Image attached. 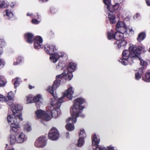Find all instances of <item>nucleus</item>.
<instances>
[{"instance_id":"nucleus-1","label":"nucleus","mask_w":150,"mask_h":150,"mask_svg":"<svg viewBox=\"0 0 150 150\" xmlns=\"http://www.w3.org/2000/svg\"><path fill=\"white\" fill-rule=\"evenodd\" d=\"M72 72H68L66 74V71L64 70V72L62 74L56 76V79L54 82L52 86L47 89V91L52 95L55 100H56V103L58 105L59 104H60L61 103L63 102V99L64 97H67L70 100L72 99V95L73 94L74 91L72 87H71L68 88L65 91L63 97L59 98L58 100L57 99V97L55 96L54 93V90L60 85L61 80L62 79H64L67 80H70L72 79L73 77Z\"/></svg>"},{"instance_id":"nucleus-2","label":"nucleus","mask_w":150,"mask_h":150,"mask_svg":"<svg viewBox=\"0 0 150 150\" xmlns=\"http://www.w3.org/2000/svg\"><path fill=\"white\" fill-rule=\"evenodd\" d=\"M86 103V100L81 97L77 98L74 100L73 107L71 108L70 109L71 117L66 120L67 122H71L65 126V128L67 130L71 131L74 130V124L76 122L77 117L79 116L84 117L83 115H80V114L82 112L83 109L85 108L84 106L81 105Z\"/></svg>"},{"instance_id":"nucleus-3","label":"nucleus","mask_w":150,"mask_h":150,"mask_svg":"<svg viewBox=\"0 0 150 150\" xmlns=\"http://www.w3.org/2000/svg\"><path fill=\"white\" fill-rule=\"evenodd\" d=\"M143 47L141 46L137 47L133 45L130 46L129 50L124 51L122 53V58L120 59L119 61L125 65L127 64L128 59L130 57V59L139 58Z\"/></svg>"},{"instance_id":"nucleus-4","label":"nucleus","mask_w":150,"mask_h":150,"mask_svg":"<svg viewBox=\"0 0 150 150\" xmlns=\"http://www.w3.org/2000/svg\"><path fill=\"white\" fill-rule=\"evenodd\" d=\"M14 117L13 115H8L7 117L8 122L11 125V134H14L17 132L19 128V121H17L18 117L14 116Z\"/></svg>"},{"instance_id":"nucleus-5","label":"nucleus","mask_w":150,"mask_h":150,"mask_svg":"<svg viewBox=\"0 0 150 150\" xmlns=\"http://www.w3.org/2000/svg\"><path fill=\"white\" fill-rule=\"evenodd\" d=\"M11 110L13 112V115L18 117V118L21 120H22L21 117V111L22 110V106L19 104H12Z\"/></svg>"},{"instance_id":"nucleus-6","label":"nucleus","mask_w":150,"mask_h":150,"mask_svg":"<svg viewBox=\"0 0 150 150\" xmlns=\"http://www.w3.org/2000/svg\"><path fill=\"white\" fill-rule=\"evenodd\" d=\"M59 137V133L58 130L55 127H53L49 132V138L52 140H56Z\"/></svg>"},{"instance_id":"nucleus-7","label":"nucleus","mask_w":150,"mask_h":150,"mask_svg":"<svg viewBox=\"0 0 150 150\" xmlns=\"http://www.w3.org/2000/svg\"><path fill=\"white\" fill-rule=\"evenodd\" d=\"M115 29L118 32L123 34L127 32V28L125 24L122 21H119L117 23Z\"/></svg>"},{"instance_id":"nucleus-8","label":"nucleus","mask_w":150,"mask_h":150,"mask_svg":"<svg viewBox=\"0 0 150 150\" xmlns=\"http://www.w3.org/2000/svg\"><path fill=\"white\" fill-rule=\"evenodd\" d=\"M46 137L42 136L38 138L35 143V146L37 147H43L46 144L47 141Z\"/></svg>"},{"instance_id":"nucleus-9","label":"nucleus","mask_w":150,"mask_h":150,"mask_svg":"<svg viewBox=\"0 0 150 150\" xmlns=\"http://www.w3.org/2000/svg\"><path fill=\"white\" fill-rule=\"evenodd\" d=\"M79 139L78 141L77 146L78 147H81L84 144V139L86 137V134L83 128L81 129L79 134Z\"/></svg>"},{"instance_id":"nucleus-10","label":"nucleus","mask_w":150,"mask_h":150,"mask_svg":"<svg viewBox=\"0 0 150 150\" xmlns=\"http://www.w3.org/2000/svg\"><path fill=\"white\" fill-rule=\"evenodd\" d=\"M33 42H34V47L36 49H39L43 47L44 46L41 44L43 40L39 36H36L34 37Z\"/></svg>"},{"instance_id":"nucleus-11","label":"nucleus","mask_w":150,"mask_h":150,"mask_svg":"<svg viewBox=\"0 0 150 150\" xmlns=\"http://www.w3.org/2000/svg\"><path fill=\"white\" fill-rule=\"evenodd\" d=\"M100 139H98L95 134H94L92 138V144L93 146H96L95 150H106L104 147L99 146L98 144L100 142Z\"/></svg>"},{"instance_id":"nucleus-12","label":"nucleus","mask_w":150,"mask_h":150,"mask_svg":"<svg viewBox=\"0 0 150 150\" xmlns=\"http://www.w3.org/2000/svg\"><path fill=\"white\" fill-rule=\"evenodd\" d=\"M44 49L46 53L50 55H53L54 53V50H56L55 45L50 44L46 45Z\"/></svg>"},{"instance_id":"nucleus-13","label":"nucleus","mask_w":150,"mask_h":150,"mask_svg":"<svg viewBox=\"0 0 150 150\" xmlns=\"http://www.w3.org/2000/svg\"><path fill=\"white\" fill-rule=\"evenodd\" d=\"M25 135L22 132H18L16 135V140L18 143H23L25 140Z\"/></svg>"},{"instance_id":"nucleus-14","label":"nucleus","mask_w":150,"mask_h":150,"mask_svg":"<svg viewBox=\"0 0 150 150\" xmlns=\"http://www.w3.org/2000/svg\"><path fill=\"white\" fill-rule=\"evenodd\" d=\"M33 38L34 35L31 33H27L24 35L25 41L28 43L32 44L33 43Z\"/></svg>"},{"instance_id":"nucleus-15","label":"nucleus","mask_w":150,"mask_h":150,"mask_svg":"<svg viewBox=\"0 0 150 150\" xmlns=\"http://www.w3.org/2000/svg\"><path fill=\"white\" fill-rule=\"evenodd\" d=\"M127 44V41L125 40L117 41L114 43V45L115 46L116 48L117 49H119L122 47L125 46Z\"/></svg>"},{"instance_id":"nucleus-16","label":"nucleus","mask_w":150,"mask_h":150,"mask_svg":"<svg viewBox=\"0 0 150 150\" xmlns=\"http://www.w3.org/2000/svg\"><path fill=\"white\" fill-rule=\"evenodd\" d=\"M76 64L73 62H69L67 67V71L68 72H74L76 69Z\"/></svg>"},{"instance_id":"nucleus-17","label":"nucleus","mask_w":150,"mask_h":150,"mask_svg":"<svg viewBox=\"0 0 150 150\" xmlns=\"http://www.w3.org/2000/svg\"><path fill=\"white\" fill-rule=\"evenodd\" d=\"M4 12L5 13V14L4 15V16H6L9 20H12L14 17V15L12 12L8 9L6 10Z\"/></svg>"},{"instance_id":"nucleus-18","label":"nucleus","mask_w":150,"mask_h":150,"mask_svg":"<svg viewBox=\"0 0 150 150\" xmlns=\"http://www.w3.org/2000/svg\"><path fill=\"white\" fill-rule=\"evenodd\" d=\"M13 93L12 92H10L8 94V95L6 97L7 100L8 101L7 104L9 105H11L13 104V101L12 99Z\"/></svg>"},{"instance_id":"nucleus-19","label":"nucleus","mask_w":150,"mask_h":150,"mask_svg":"<svg viewBox=\"0 0 150 150\" xmlns=\"http://www.w3.org/2000/svg\"><path fill=\"white\" fill-rule=\"evenodd\" d=\"M146 37L145 33L144 32H142L139 34L137 38V40L139 42H141Z\"/></svg>"},{"instance_id":"nucleus-20","label":"nucleus","mask_w":150,"mask_h":150,"mask_svg":"<svg viewBox=\"0 0 150 150\" xmlns=\"http://www.w3.org/2000/svg\"><path fill=\"white\" fill-rule=\"evenodd\" d=\"M107 33V38L108 40L115 39V32L114 33L113 30H111L110 32L108 31Z\"/></svg>"},{"instance_id":"nucleus-21","label":"nucleus","mask_w":150,"mask_h":150,"mask_svg":"<svg viewBox=\"0 0 150 150\" xmlns=\"http://www.w3.org/2000/svg\"><path fill=\"white\" fill-rule=\"evenodd\" d=\"M59 109L54 108L51 111H50L51 115L53 117H57L59 114L58 112Z\"/></svg>"},{"instance_id":"nucleus-22","label":"nucleus","mask_w":150,"mask_h":150,"mask_svg":"<svg viewBox=\"0 0 150 150\" xmlns=\"http://www.w3.org/2000/svg\"><path fill=\"white\" fill-rule=\"evenodd\" d=\"M108 18L110 24H113L115 23V17L114 15L109 13L108 14Z\"/></svg>"},{"instance_id":"nucleus-23","label":"nucleus","mask_w":150,"mask_h":150,"mask_svg":"<svg viewBox=\"0 0 150 150\" xmlns=\"http://www.w3.org/2000/svg\"><path fill=\"white\" fill-rule=\"evenodd\" d=\"M50 115L51 114L50 111H46L45 112L43 117L45 120L48 121L51 118Z\"/></svg>"},{"instance_id":"nucleus-24","label":"nucleus","mask_w":150,"mask_h":150,"mask_svg":"<svg viewBox=\"0 0 150 150\" xmlns=\"http://www.w3.org/2000/svg\"><path fill=\"white\" fill-rule=\"evenodd\" d=\"M120 4L117 3H116L114 5L112 6V7H110L108 10L111 13H113L114 12H116V11L117 10Z\"/></svg>"},{"instance_id":"nucleus-25","label":"nucleus","mask_w":150,"mask_h":150,"mask_svg":"<svg viewBox=\"0 0 150 150\" xmlns=\"http://www.w3.org/2000/svg\"><path fill=\"white\" fill-rule=\"evenodd\" d=\"M45 112L44 111L39 109L36 112L35 114L38 118L41 119L43 117Z\"/></svg>"},{"instance_id":"nucleus-26","label":"nucleus","mask_w":150,"mask_h":150,"mask_svg":"<svg viewBox=\"0 0 150 150\" xmlns=\"http://www.w3.org/2000/svg\"><path fill=\"white\" fill-rule=\"evenodd\" d=\"M123 38V34L117 31L115 32V39L117 41L120 40Z\"/></svg>"},{"instance_id":"nucleus-27","label":"nucleus","mask_w":150,"mask_h":150,"mask_svg":"<svg viewBox=\"0 0 150 150\" xmlns=\"http://www.w3.org/2000/svg\"><path fill=\"white\" fill-rule=\"evenodd\" d=\"M6 83V80L4 77L0 76V87L4 86Z\"/></svg>"},{"instance_id":"nucleus-28","label":"nucleus","mask_w":150,"mask_h":150,"mask_svg":"<svg viewBox=\"0 0 150 150\" xmlns=\"http://www.w3.org/2000/svg\"><path fill=\"white\" fill-rule=\"evenodd\" d=\"M142 79L145 81L147 82H150V72L146 73L145 76V79L143 78Z\"/></svg>"},{"instance_id":"nucleus-29","label":"nucleus","mask_w":150,"mask_h":150,"mask_svg":"<svg viewBox=\"0 0 150 150\" xmlns=\"http://www.w3.org/2000/svg\"><path fill=\"white\" fill-rule=\"evenodd\" d=\"M10 144L11 145L15 143L16 140V136H15L13 135H11L10 136Z\"/></svg>"},{"instance_id":"nucleus-30","label":"nucleus","mask_w":150,"mask_h":150,"mask_svg":"<svg viewBox=\"0 0 150 150\" xmlns=\"http://www.w3.org/2000/svg\"><path fill=\"white\" fill-rule=\"evenodd\" d=\"M103 2L105 5L107 6V9L108 10L111 6V0H103Z\"/></svg>"},{"instance_id":"nucleus-31","label":"nucleus","mask_w":150,"mask_h":150,"mask_svg":"<svg viewBox=\"0 0 150 150\" xmlns=\"http://www.w3.org/2000/svg\"><path fill=\"white\" fill-rule=\"evenodd\" d=\"M12 81L14 82V88H16L17 86L19 85L20 83L18 79L16 78L14 79H13Z\"/></svg>"},{"instance_id":"nucleus-32","label":"nucleus","mask_w":150,"mask_h":150,"mask_svg":"<svg viewBox=\"0 0 150 150\" xmlns=\"http://www.w3.org/2000/svg\"><path fill=\"white\" fill-rule=\"evenodd\" d=\"M8 5L4 1H0V8H3L7 7Z\"/></svg>"},{"instance_id":"nucleus-33","label":"nucleus","mask_w":150,"mask_h":150,"mask_svg":"<svg viewBox=\"0 0 150 150\" xmlns=\"http://www.w3.org/2000/svg\"><path fill=\"white\" fill-rule=\"evenodd\" d=\"M6 43L5 40L2 39H0V46L2 47H5Z\"/></svg>"},{"instance_id":"nucleus-34","label":"nucleus","mask_w":150,"mask_h":150,"mask_svg":"<svg viewBox=\"0 0 150 150\" xmlns=\"http://www.w3.org/2000/svg\"><path fill=\"white\" fill-rule=\"evenodd\" d=\"M41 98V95L38 94L34 97L33 100L35 102H38Z\"/></svg>"},{"instance_id":"nucleus-35","label":"nucleus","mask_w":150,"mask_h":150,"mask_svg":"<svg viewBox=\"0 0 150 150\" xmlns=\"http://www.w3.org/2000/svg\"><path fill=\"white\" fill-rule=\"evenodd\" d=\"M47 36L50 38H53L54 36V33L52 31L50 30L47 33Z\"/></svg>"},{"instance_id":"nucleus-36","label":"nucleus","mask_w":150,"mask_h":150,"mask_svg":"<svg viewBox=\"0 0 150 150\" xmlns=\"http://www.w3.org/2000/svg\"><path fill=\"white\" fill-rule=\"evenodd\" d=\"M24 129L27 131H29L31 130V127L28 124H25L24 126Z\"/></svg>"},{"instance_id":"nucleus-37","label":"nucleus","mask_w":150,"mask_h":150,"mask_svg":"<svg viewBox=\"0 0 150 150\" xmlns=\"http://www.w3.org/2000/svg\"><path fill=\"white\" fill-rule=\"evenodd\" d=\"M0 101H6L8 102V101L7 100L6 98L1 95H0Z\"/></svg>"},{"instance_id":"nucleus-38","label":"nucleus","mask_w":150,"mask_h":150,"mask_svg":"<svg viewBox=\"0 0 150 150\" xmlns=\"http://www.w3.org/2000/svg\"><path fill=\"white\" fill-rule=\"evenodd\" d=\"M142 76L137 72L135 74V79L136 80H139L141 78Z\"/></svg>"},{"instance_id":"nucleus-39","label":"nucleus","mask_w":150,"mask_h":150,"mask_svg":"<svg viewBox=\"0 0 150 150\" xmlns=\"http://www.w3.org/2000/svg\"><path fill=\"white\" fill-rule=\"evenodd\" d=\"M50 59L51 61L53 62L54 63L58 61V60L56 58L54 55L50 57Z\"/></svg>"},{"instance_id":"nucleus-40","label":"nucleus","mask_w":150,"mask_h":150,"mask_svg":"<svg viewBox=\"0 0 150 150\" xmlns=\"http://www.w3.org/2000/svg\"><path fill=\"white\" fill-rule=\"evenodd\" d=\"M32 22L35 24H38L39 23L38 21L35 19H33L32 21Z\"/></svg>"},{"instance_id":"nucleus-41","label":"nucleus","mask_w":150,"mask_h":150,"mask_svg":"<svg viewBox=\"0 0 150 150\" xmlns=\"http://www.w3.org/2000/svg\"><path fill=\"white\" fill-rule=\"evenodd\" d=\"M137 72L139 73V74L142 75L143 73V71L142 68H140Z\"/></svg>"},{"instance_id":"nucleus-42","label":"nucleus","mask_w":150,"mask_h":150,"mask_svg":"<svg viewBox=\"0 0 150 150\" xmlns=\"http://www.w3.org/2000/svg\"><path fill=\"white\" fill-rule=\"evenodd\" d=\"M50 11L51 13H56L57 11V10L55 8H51Z\"/></svg>"},{"instance_id":"nucleus-43","label":"nucleus","mask_w":150,"mask_h":150,"mask_svg":"<svg viewBox=\"0 0 150 150\" xmlns=\"http://www.w3.org/2000/svg\"><path fill=\"white\" fill-rule=\"evenodd\" d=\"M5 64V62L1 59H0V67L3 65V66H4Z\"/></svg>"},{"instance_id":"nucleus-44","label":"nucleus","mask_w":150,"mask_h":150,"mask_svg":"<svg viewBox=\"0 0 150 150\" xmlns=\"http://www.w3.org/2000/svg\"><path fill=\"white\" fill-rule=\"evenodd\" d=\"M53 55H54L56 58L58 60L59 59V58L60 57V56L57 54H53Z\"/></svg>"},{"instance_id":"nucleus-45","label":"nucleus","mask_w":150,"mask_h":150,"mask_svg":"<svg viewBox=\"0 0 150 150\" xmlns=\"http://www.w3.org/2000/svg\"><path fill=\"white\" fill-rule=\"evenodd\" d=\"M140 63L141 64L142 66H144L145 65L146 63L145 62H144L143 60L140 61Z\"/></svg>"},{"instance_id":"nucleus-46","label":"nucleus","mask_w":150,"mask_h":150,"mask_svg":"<svg viewBox=\"0 0 150 150\" xmlns=\"http://www.w3.org/2000/svg\"><path fill=\"white\" fill-rule=\"evenodd\" d=\"M16 61L18 62V63H20L21 62H22L21 58L20 57H18L17 58Z\"/></svg>"},{"instance_id":"nucleus-47","label":"nucleus","mask_w":150,"mask_h":150,"mask_svg":"<svg viewBox=\"0 0 150 150\" xmlns=\"http://www.w3.org/2000/svg\"><path fill=\"white\" fill-rule=\"evenodd\" d=\"M146 3L148 6H150V0H146Z\"/></svg>"},{"instance_id":"nucleus-48","label":"nucleus","mask_w":150,"mask_h":150,"mask_svg":"<svg viewBox=\"0 0 150 150\" xmlns=\"http://www.w3.org/2000/svg\"><path fill=\"white\" fill-rule=\"evenodd\" d=\"M2 48L1 47H0V56H1V55L2 54L3 51L2 50Z\"/></svg>"},{"instance_id":"nucleus-49","label":"nucleus","mask_w":150,"mask_h":150,"mask_svg":"<svg viewBox=\"0 0 150 150\" xmlns=\"http://www.w3.org/2000/svg\"><path fill=\"white\" fill-rule=\"evenodd\" d=\"M26 98H27V101L28 102H30L31 101V99H30V98L29 97V96H27L26 97Z\"/></svg>"},{"instance_id":"nucleus-50","label":"nucleus","mask_w":150,"mask_h":150,"mask_svg":"<svg viewBox=\"0 0 150 150\" xmlns=\"http://www.w3.org/2000/svg\"><path fill=\"white\" fill-rule=\"evenodd\" d=\"M35 88L34 86H32L31 85H29V88L30 89H31L33 88Z\"/></svg>"},{"instance_id":"nucleus-51","label":"nucleus","mask_w":150,"mask_h":150,"mask_svg":"<svg viewBox=\"0 0 150 150\" xmlns=\"http://www.w3.org/2000/svg\"><path fill=\"white\" fill-rule=\"evenodd\" d=\"M128 30H129V32L131 33H132V32H133V33H134V31L132 30V28H131L130 29L129 28Z\"/></svg>"},{"instance_id":"nucleus-52","label":"nucleus","mask_w":150,"mask_h":150,"mask_svg":"<svg viewBox=\"0 0 150 150\" xmlns=\"http://www.w3.org/2000/svg\"><path fill=\"white\" fill-rule=\"evenodd\" d=\"M18 62H17V61L16 62H14L13 63V64L14 65H16L17 64H18L19 63H18Z\"/></svg>"},{"instance_id":"nucleus-53","label":"nucleus","mask_w":150,"mask_h":150,"mask_svg":"<svg viewBox=\"0 0 150 150\" xmlns=\"http://www.w3.org/2000/svg\"><path fill=\"white\" fill-rule=\"evenodd\" d=\"M35 18H39V15L38 13L37 14V15H36V16H35H35L34 17Z\"/></svg>"},{"instance_id":"nucleus-54","label":"nucleus","mask_w":150,"mask_h":150,"mask_svg":"<svg viewBox=\"0 0 150 150\" xmlns=\"http://www.w3.org/2000/svg\"><path fill=\"white\" fill-rule=\"evenodd\" d=\"M33 14L32 13L30 14L29 13H28L27 14V16H32Z\"/></svg>"},{"instance_id":"nucleus-55","label":"nucleus","mask_w":150,"mask_h":150,"mask_svg":"<svg viewBox=\"0 0 150 150\" xmlns=\"http://www.w3.org/2000/svg\"><path fill=\"white\" fill-rule=\"evenodd\" d=\"M40 1H42L43 2H47L48 0H39Z\"/></svg>"},{"instance_id":"nucleus-56","label":"nucleus","mask_w":150,"mask_h":150,"mask_svg":"<svg viewBox=\"0 0 150 150\" xmlns=\"http://www.w3.org/2000/svg\"><path fill=\"white\" fill-rule=\"evenodd\" d=\"M7 150H14L13 149H8Z\"/></svg>"},{"instance_id":"nucleus-57","label":"nucleus","mask_w":150,"mask_h":150,"mask_svg":"<svg viewBox=\"0 0 150 150\" xmlns=\"http://www.w3.org/2000/svg\"><path fill=\"white\" fill-rule=\"evenodd\" d=\"M38 104V103H36V105H37V107H39V106H38V105H37Z\"/></svg>"}]
</instances>
